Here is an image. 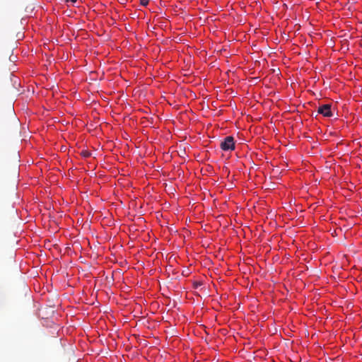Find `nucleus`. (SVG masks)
Listing matches in <instances>:
<instances>
[{"label": "nucleus", "mask_w": 362, "mask_h": 362, "mask_svg": "<svg viewBox=\"0 0 362 362\" xmlns=\"http://www.w3.org/2000/svg\"><path fill=\"white\" fill-rule=\"evenodd\" d=\"M331 107L332 106L329 104H325L320 106L318 107L317 112L322 115L324 117H330L332 116Z\"/></svg>", "instance_id": "2"}, {"label": "nucleus", "mask_w": 362, "mask_h": 362, "mask_svg": "<svg viewBox=\"0 0 362 362\" xmlns=\"http://www.w3.org/2000/svg\"><path fill=\"white\" fill-rule=\"evenodd\" d=\"M81 156L84 158H88L90 156L91 153L90 151H86V150H83L81 151Z\"/></svg>", "instance_id": "3"}, {"label": "nucleus", "mask_w": 362, "mask_h": 362, "mask_svg": "<svg viewBox=\"0 0 362 362\" xmlns=\"http://www.w3.org/2000/svg\"><path fill=\"white\" fill-rule=\"evenodd\" d=\"M221 148L224 151H233L235 149L234 138L231 136H226L220 144Z\"/></svg>", "instance_id": "1"}, {"label": "nucleus", "mask_w": 362, "mask_h": 362, "mask_svg": "<svg viewBox=\"0 0 362 362\" xmlns=\"http://www.w3.org/2000/svg\"><path fill=\"white\" fill-rule=\"evenodd\" d=\"M66 2H72V3H75L77 0H65Z\"/></svg>", "instance_id": "5"}, {"label": "nucleus", "mask_w": 362, "mask_h": 362, "mask_svg": "<svg viewBox=\"0 0 362 362\" xmlns=\"http://www.w3.org/2000/svg\"><path fill=\"white\" fill-rule=\"evenodd\" d=\"M140 3L142 6H147L148 4V0H140Z\"/></svg>", "instance_id": "4"}]
</instances>
